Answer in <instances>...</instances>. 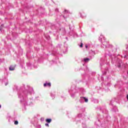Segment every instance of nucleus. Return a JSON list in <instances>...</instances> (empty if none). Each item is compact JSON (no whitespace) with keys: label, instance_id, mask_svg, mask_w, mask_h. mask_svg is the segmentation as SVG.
<instances>
[{"label":"nucleus","instance_id":"obj_1","mask_svg":"<svg viewBox=\"0 0 128 128\" xmlns=\"http://www.w3.org/2000/svg\"><path fill=\"white\" fill-rule=\"evenodd\" d=\"M9 70H16V64L12 65L9 68Z\"/></svg>","mask_w":128,"mask_h":128},{"label":"nucleus","instance_id":"obj_2","mask_svg":"<svg viewBox=\"0 0 128 128\" xmlns=\"http://www.w3.org/2000/svg\"><path fill=\"white\" fill-rule=\"evenodd\" d=\"M46 86H49V88H50V86H52V84H50V82L45 83L44 84V86L46 87Z\"/></svg>","mask_w":128,"mask_h":128},{"label":"nucleus","instance_id":"obj_3","mask_svg":"<svg viewBox=\"0 0 128 128\" xmlns=\"http://www.w3.org/2000/svg\"><path fill=\"white\" fill-rule=\"evenodd\" d=\"M46 122H48V124H50L52 122V119L51 118H47L46 120Z\"/></svg>","mask_w":128,"mask_h":128},{"label":"nucleus","instance_id":"obj_4","mask_svg":"<svg viewBox=\"0 0 128 128\" xmlns=\"http://www.w3.org/2000/svg\"><path fill=\"white\" fill-rule=\"evenodd\" d=\"M89 60H90V58H84V62H88Z\"/></svg>","mask_w":128,"mask_h":128},{"label":"nucleus","instance_id":"obj_5","mask_svg":"<svg viewBox=\"0 0 128 128\" xmlns=\"http://www.w3.org/2000/svg\"><path fill=\"white\" fill-rule=\"evenodd\" d=\"M83 98L85 102H88V100L85 97H84Z\"/></svg>","mask_w":128,"mask_h":128},{"label":"nucleus","instance_id":"obj_6","mask_svg":"<svg viewBox=\"0 0 128 128\" xmlns=\"http://www.w3.org/2000/svg\"><path fill=\"white\" fill-rule=\"evenodd\" d=\"M14 124L16 125V124H18V120H16L14 121Z\"/></svg>","mask_w":128,"mask_h":128},{"label":"nucleus","instance_id":"obj_7","mask_svg":"<svg viewBox=\"0 0 128 128\" xmlns=\"http://www.w3.org/2000/svg\"><path fill=\"white\" fill-rule=\"evenodd\" d=\"M45 126H50V125L48 124H45Z\"/></svg>","mask_w":128,"mask_h":128},{"label":"nucleus","instance_id":"obj_8","mask_svg":"<svg viewBox=\"0 0 128 128\" xmlns=\"http://www.w3.org/2000/svg\"><path fill=\"white\" fill-rule=\"evenodd\" d=\"M82 46H84V44H82V43H81V44L80 46V48H82Z\"/></svg>","mask_w":128,"mask_h":128},{"label":"nucleus","instance_id":"obj_9","mask_svg":"<svg viewBox=\"0 0 128 128\" xmlns=\"http://www.w3.org/2000/svg\"><path fill=\"white\" fill-rule=\"evenodd\" d=\"M2 26H0V30H2Z\"/></svg>","mask_w":128,"mask_h":128},{"label":"nucleus","instance_id":"obj_10","mask_svg":"<svg viewBox=\"0 0 128 128\" xmlns=\"http://www.w3.org/2000/svg\"><path fill=\"white\" fill-rule=\"evenodd\" d=\"M86 48H88V46H86Z\"/></svg>","mask_w":128,"mask_h":128},{"label":"nucleus","instance_id":"obj_11","mask_svg":"<svg viewBox=\"0 0 128 128\" xmlns=\"http://www.w3.org/2000/svg\"><path fill=\"white\" fill-rule=\"evenodd\" d=\"M0 108H2V106L1 105H0Z\"/></svg>","mask_w":128,"mask_h":128}]
</instances>
